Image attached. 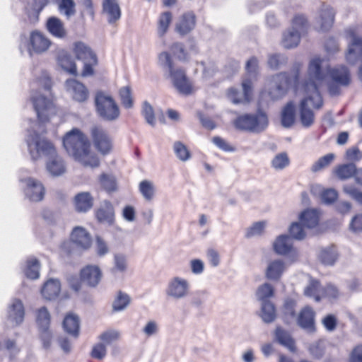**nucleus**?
I'll list each match as a JSON object with an SVG mask.
<instances>
[{"mask_svg":"<svg viewBox=\"0 0 362 362\" xmlns=\"http://www.w3.org/2000/svg\"><path fill=\"white\" fill-rule=\"evenodd\" d=\"M170 52L163 51L158 55V64L168 69L172 83L177 92L183 95L188 96L196 92V87L193 81L187 76V70L182 66H176L173 57L182 62H187L189 54L185 45L180 42H175L170 46Z\"/></svg>","mask_w":362,"mask_h":362,"instance_id":"obj_1","label":"nucleus"},{"mask_svg":"<svg viewBox=\"0 0 362 362\" xmlns=\"http://www.w3.org/2000/svg\"><path fill=\"white\" fill-rule=\"evenodd\" d=\"M309 81L303 84L305 92L308 96L304 98L299 105V116L302 125L304 127H310L315 122V113L309 107V104L313 109H320L323 105L322 97L319 90V83H321L325 75L322 70V59L314 58L308 66Z\"/></svg>","mask_w":362,"mask_h":362,"instance_id":"obj_2","label":"nucleus"},{"mask_svg":"<svg viewBox=\"0 0 362 362\" xmlns=\"http://www.w3.org/2000/svg\"><path fill=\"white\" fill-rule=\"evenodd\" d=\"M63 145L67 153L83 167L100 166L98 156L93 152L87 136L78 129L74 128L63 137Z\"/></svg>","mask_w":362,"mask_h":362,"instance_id":"obj_3","label":"nucleus"},{"mask_svg":"<svg viewBox=\"0 0 362 362\" xmlns=\"http://www.w3.org/2000/svg\"><path fill=\"white\" fill-rule=\"evenodd\" d=\"M268 117L265 112L258 110L255 114L239 115L233 122L234 127L239 130L259 133L268 126Z\"/></svg>","mask_w":362,"mask_h":362,"instance_id":"obj_4","label":"nucleus"},{"mask_svg":"<svg viewBox=\"0 0 362 362\" xmlns=\"http://www.w3.org/2000/svg\"><path fill=\"white\" fill-rule=\"evenodd\" d=\"M330 81L328 83L329 93L332 95L341 93V87H348L351 83L350 70L344 65H339L329 70Z\"/></svg>","mask_w":362,"mask_h":362,"instance_id":"obj_5","label":"nucleus"},{"mask_svg":"<svg viewBox=\"0 0 362 362\" xmlns=\"http://www.w3.org/2000/svg\"><path fill=\"white\" fill-rule=\"evenodd\" d=\"M95 106L99 115L106 120H115L119 116V109L115 100L102 91L95 95Z\"/></svg>","mask_w":362,"mask_h":362,"instance_id":"obj_6","label":"nucleus"},{"mask_svg":"<svg viewBox=\"0 0 362 362\" xmlns=\"http://www.w3.org/2000/svg\"><path fill=\"white\" fill-rule=\"evenodd\" d=\"M93 144L103 156L110 154L113 149V141L108 132L101 126H93L90 131Z\"/></svg>","mask_w":362,"mask_h":362,"instance_id":"obj_7","label":"nucleus"},{"mask_svg":"<svg viewBox=\"0 0 362 362\" xmlns=\"http://www.w3.org/2000/svg\"><path fill=\"white\" fill-rule=\"evenodd\" d=\"M243 93L234 87L227 90V96L234 104H248L252 100V82L246 78L242 81Z\"/></svg>","mask_w":362,"mask_h":362,"instance_id":"obj_8","label":"nucleus"},{"mask_svg":"<svg viewBox=\"0 0 362 362\" xmlns=\"http://www.w3.org/2000/svg\"><path fill=\"white\" fill-rule=\"evenodd\" d=\"M32 102L40 122L49 121L52 115L55 114V107L52 100L43 95L32 98Z\"/></svg>","mask_w":362,"mask_h":362,"instance_id":"obj_9","label":"nucleus"},{"mask_svg":"<svg viewBox=\"0 0 362 362\" xmlns=\"http://www.w3.org/2000/svg\"><path fill=\"white\" fill-rule=\"evenodd\" d=\"M197 16L193 11L183 13L175 25V31L181 37L189 34L196 27Z\"/></svg>","mask_w":362,"mask_h":362,"instance_id":"obj_10","label":"nucleus"},{"mask_svg":"<svg viewBox=\"0 0 362 362\" xmlns=\"http://www.w3.org/2000/svg\"><path fill=\"white\" fill-rule=\"evenodd\" d=\"M49 40L42 33L34 30L30 33L28 49L30 54L33 53L40 54L46 51L50 46Z\"/></svg>","mask_w":362,"mask_h":362,"instance_id":"obj_11","label":"nucleus"},{"mask_svg":"<svg viewBox=\"0 0 362 362\" xmlns=\"http://www.w3.org/2000/svg\"><path fill=\"white\" fill-rule=\"evenodd\" d=\"M70 240L82 250H87L92 245L90 234L84 228L80 226L74 228L70 234Z\"/></svg>","mask_w":362,"mask_h":362,"instance_id":"obj_12","label":"nucleus"},{"mask_svg":"<svg viewBox=\"0 0 362 362\" xmlns=\"http://www.w3.org/2000/svg\"><path fill=\"white\" fill-rule=\"evenodd\" d=\"M102 272L99 267L88 264L80 271L81 281L90 287H95L100 281Z\"/></svg>","mask_w":362,"mask_h":362,"instance_id":"obj_13","label":"nucleus"},{"mask_svg":"<svg viewBox=\"0 0 362 362\" xmlns=\"http://www.w3.org/2000/svg\"><path fill=\"white\" fill-rule=\"evenodd\" d=\"M350 35L352 39L349 45L346 59L351 64L358 62L362 63V38L356 35L352 31L350 32Z\"/></svg>","mask_w":362,"mask_h":362,"instance_id":"obj_14","label":"nucleus"},{"mask_svg":"<svg viewBox=\"0 0 362 362\" xmlns=\"http://www.w3.org/2000/svg\"><path fill=\"white\" fill-rule=\"evenodd\" d=\"M315 313L313 308L306 305L300 310L297 317L298 325L304 329L314 332L315 330Z\"/></svg>","mask_w":362,"mask_h":362,"instance_id":"obj_15","label":"nucleus"},{"mask_svg":"<svg viewBox=\"0 0 362 362\" xmlns=\"http://www.w3.org/2000/svg\"><path fill=\"white\" fill-rule=\"evenodd\" d=\"M73 202L77 212L86 213L93 208L94 198L90 192H83L75 195Z\"/></svg>","mask_w":362,"mask_h":362,"instance_id":"obj_16","label":"nucleus"},{"mask_svg":"<svg viewBox=\"0 0 362 362\" xmlns=\"http://www.w3.org/2000/svg\"><path fill=\"white\" fill-rule=\"evenodd\" d=\"M336 175L340 179L354 177L358 184L362 185V169H357L353 163L340 165L335 169Z\"/></svg>","mask_w":362,"mask_h":362,"instance_id":"obj_17","label":"nucleus"},{"mask_svg":"<svg viewBox=\"0 0 362 362\" xmlns=\"http://www.w3.org/2000/svg\"><path fill=\"white\" fill-rule=\"evenodd\" d=\"M67 90L72 93L73 98L78 102H84L88 97L86 87L76 79H68L66 81Z\"/></svg>","mask_w":362,"mask_h":362,"instance_id":"obj_18","label":"nucleus"},{"mask_svg":"<svg viewBox=\"0 0 362 362\" xmlns=\"http://www.w3.org/2000/svg\"><path fill=\"white\" fill-rule=\"evenodd\" d=\"M73 53L76 58L78 60L87 62L90 59H93L94 62H96V54L93 49L83 42L78 41L73 45Z\"/></svg>","mask_w":362,"mask_h":362,"instance_id":"obj_19","label":"nucleus"},{"mask_svg":"<svg viewBox=\"0 0 362 362\" xmlns=\"http://www.w3.org/2000/svg\"><path fill=\"white\" fill-rule=\"evenodd\" d=\"M27 185V194L30 200L40 202L43 199L45 188L41 182L33 179L28 178L25 180Z\"/></svg>","mask_w":362,"mask_h":362,"instance_id":"obj_20","label":"nucleus"},{"mask_svg":"<svg viewBox=\"0 0 362 362\" xmlns=\"http://www.w3.org/2000/svg\"><path fill=\"white\" fill-rule=\"evenodd\" d=\"M103 12L107 16L108 22L113 23L121 17V9L117 0H103Z\"/></svg>","mask_w":362,"mask_h":362,"instance_id":"obj_21","label":"nucleus"},{"mask_svg":"<svg viewBox=\"0 0 362 362\" xmlns=\"http://www.w3.org/2000/svg\"><path fill=\"white\" fill-rule=\"evenodd\" d=\"M187 290L188 284L187 281L175 277L169 284L167 293L176 298H180L187 295Z\"/></svg>","mask_w":362,"mask_h":362,"instance_id":"obj_22","label":"nucleus"},{"mask_svg":"<svg viewBox=\"0 0 362 362\" xmlns=\"http://www.w3.org/2000/svg\"><path fill=\"white\" fill-rule=\"evenodd\" d=\"M24 307L21 300L15 299L8 311V320L15 325L21 324L24 319Z\"/></svg>","mask_w":362,"mask_h":362,"instance_id":"obj_23","label":"nucleus"},{"mask_svg":"<svg viewBox=\"0 0 362 362\" xmlns=\"http://www.w3.org/2000/svg\"><path fill=\"white\" fill-rule=\"evenodd\" d=\"M46 28L52 36L57 38H64L67 34L64 23L55 16H52L47 19Z\"/></svg>","mask_w":362,"mask_h":362,"instance_id":"obj_24","label":"nucleus"},{"mask_svg":"<svg viewBox=\"0 0 362 362\" xmlns=\"http://www.w3.org/2000/svg\"><path fill=\"white\" fill-rule=\"evenodd\" d=\"M61 291V284L59 280L49 279L45 283L41 290L42 296L47 300L57 298Z\"/></svg>","mask_w":362,"mask_h":362,"instance_id":"obj_25","label":"nucleus"},{"mask_svg":"<svg viewBox=\"0 0 362 362\" xmlns=\"http://www.w3.org/2000/svg\"><path fill=\"white\" fill-rule=\"evenodd\" d=\"M63 327L69 334L77 337L79 334L80 328L78 317L72 313H67L63 320Z\"/></svg>","mask_w":362,"mask_h":362,"instance_id":"obj_26","label":"nucleus"},{"mask_svg":"<svg viewBox=\"0 0 362 362\" xmlns=\"http://www.w3.org/2000/svg\"><path fill=\"white\" fill-rule=\"evenodd\" d=\"M100 187L106 192L111 194L118 189L115 176L110 173H102L98 177Z\"/></svg>","mask_w":362,"mask_h":362,"instance_id":"obj_27","label":"nucleus"},{"mask_svg":"<svg viewBox=\"0 0 362 362\" xmlns=\"http://www.w3.org/2000/svg\"><path fill=\"white\" fill-rule=\"evenodd\" d=\"M335 13L332 7L323 4L320 11V29L323 31L329 30L334 21Z\"/></svg>","mask_w":362,"mask_h":362,"instance_id":"obj_28","label":"nucleus"},{"mask_svg":"<svg viewBox=\"0 0 362 362\" xmlns=\"http://www.w3.org/2000/svg\"><path fill=\"white\" fill-rule=\"evenodd\" d=\"M299 220L305 228H313L319 223L320 215L315 209H306L301 213Z\"/></svg>","mask_w":362,"mask_h":362,"instance_id":"obj_29","label":"nucleus"},{"mask_svg":"<svg viewBox=\"0 0 362 362\" xmlns=\"http://www.w3.org/2000/svg\"><path fill=\"white\" fill-rule=\"evenodd\" d=\"M274 251L279 255H287L293 249V243L287 235H281L273 244Z\"/></svg>","mask_w":362,"mask_h":362,"instance_id":"obj_30","label":"nucleus"},{"mask_svg":"<svg viewBox=\"0 0 362 362\" xmlns=\"http://www.w3.org/2000/svg\"><path fill=\"white\" fill-rule=\"evenodd\" d=\"M281 124L286 128L291 127L296 121V107L293 102L288 103L282 110Z\"/></svg>","mask_w":362,"mask_h":362,"instance_id":"obj_31","label":"nucleus"},{"mask_svg":"<svg viewBox=\"0 0 362 362\" xmlns=\"http://www.w3.org/2000/svg\"><path fill=\"white\" fill-rule=\"evenodd\" d=\"M58 64L65 71L72 74H77L76 64L71 56L66 52H62L58 56Z\"/></svg>","mask_w":362,"mask_h":362,"instance_id":"obj_32","label":"nucleus"},{"mask_svg":"<svg viewBox=\"0 0 362 362\" xmlns=\"http://www.w3.org/2000/svg\"><path fill=\"white\" fill-rule=\"evenodd\" d=\"M95 215L99 222L111 223L114 220V209L110 202H107L95 211Z\"/></svg>","mask_w":362,"mask_h":362,"instance_id":"obj_33","label":"nucleus"},{"mask_svg":"<svg viewBox=\"0 0 362 362\" xmlns=\"http://www.w3.org/2000/svg\"><path fill=\"white\" fill-rule=\"evenodd\" d=\"M285 265L283 261L274 260L269 263L266 271V276L269 279L279 280L284 271Z\"/></svg>","mask_w":362,"mask_h":362,"instance_id":"obj_34","label":"nucleus"},{"mask_svg":"<svg viewBox=\"0 0 362 362\" xmlns=\"http://www.w3.org/2000/svg\"><path fill=\"white\" fill-rule=\"evenodd\" d=\"M275 335L277 341L281 344L287 347L292 352L296 351L295 341L291 337L288 332L278 327L276 329Z\"/></svg>","mask_w":362,"mask_h":362,"instance_id":"obj_35","label":"nucleus"},{"mask_svg":"<svg viewBox=\"0 0 362 362\" xmlns=\"http://www.w3.org/2000/svg\"><path fill=\"white\" fill-rule=\"evenodd\" d=\"M322 288L323 287L321 286L318 280L312 279L305 288L304 294L308 297L313 298L315 301L319 302L322 299Z\"/></svg>","mask_w":362,"mask_h":362,"instance_id":"obj_36","label":"nucleus"},{"mask_svg":"<svg viewBox=\"0 0 362 362\" xmlns=\"http://www.w3.org/2000/svg\"><path fill=\"white\" fill-rule=\"evenodd\" d=\"M47 169L52 175L54 176L60 175L66 170L62 159L57 155L52 157L47 162Z\"/></svg>","mask_w":362,"mask_h":362,"instance_id":"obj_37","label":"nucleus"},{"mask_svg":"<svg viewBox=\"0 0 362 362\" xmlns=\"http://www.w3.org/2000/svg\"><path fill=\"white\" fill-rule=\"evenodd\" d=\"M337 257L338 254L333 246L322 249L319 254V259L325 265H333Z\"/></svg>","mask_w":362,"mask_h":362,"instance_id":"obj_38","label":"nucleus"},{"mask_svg":"<svg viewBox=\"0 0 362 362\" xmlns=\"http://www.w3.org/2000/svg\"><path fill=\"white\" fill-rule=\"evenodd\" d=\"M173 20V15L170 11H165L160 13L158 21V34L163 37L168 32Z\"/></svg>","mask_w":362,"mask_h":362,"instance_id":"obj_39","label":"nucleus"},{"mask_svg":"<svg viewBox=\"0 0 362 362\" xmlns=\"http://www.w3.org/2000/svg\"><path fill=\"white\" fill-rule=\"evenodd\" d=\"M276 317V308L271 301L262 303L261 317L266 323L273 322Z\"/></svg>","mask_w":362,"mask_h":362,"instance_id":"obj_40","label":"nucleus"},{"mask_svg":"<svg viewBox=\"0 0 362 362\" xmlns=\"http://www.w3.org/2000/svg\"><path fill=\"white\" fill-rule=\"evenodd\" d=\"M281 83L278 85L279 89L288 88L290 86L298 88L299 85V74L296 73L293 76H291L288 73L284 72L278 75Z\"/></svg>","mask_w":362,"mask_h":362,"instance_id":"obj_41","label":"nucleus"},{"mask_svg":"<svg viewBox=\"0 0 362 362\" xmlns=\"http://www.w3.org/2000/svg\"><path fill=\"white\" fill-rule=\"evenodd\" d=\"M296 301L292 298L285 300L283 305V318L284 320L288 323L291 320H293L296 317Z\"/></svg>","mask_w":362,"mask_h":362,"instance_id":"obj_42","label":"nucleus"},{"mask_svg":"<svg viewBox=\"0 0 362 362\" xmlns=\"http://www.w3.org/2000/svg\"><path fill=\"white\" fill-rule=\"evenodd\" d=\"M139 190L145 200L151 201L156 192V188L153 183L149 180H142L139 185Z\"/></svg>","mask_w":362,"mask_h":362,"instance_id":"obj_43","label":"nucleus"},{"mask_svg":"<svg viewBox=\"0 0 362 362\" xmlns=\"http://www.w3.org/2000/svg\"><path fill=\"white\" fill-rule=\"evenodd\" d=\"M35 148L38 153L49 155L52 157L56 156V149L52 143L48 140L37 139L35 141Z\"/></svg>","mask_w":362,"mask_h":362,"instance_id":"obj_44","label":"nucleus"},{"mask_svg":"<svg viewBox=\"0 0 362 362\" xmlns=\"http://www.w3.org/2000/svg\"><path fill=\"white\" fill-rule=\"evenodd\" d=\"M300 39V33L298 30H291L284 35L282 43L284 47L291 49L298 46Z\"/></svg>","mask_w":362,"mask_h":362,"instance_id":"obj_45","label":"nucleus"},{"mask_svg":"<svg viewBox=\"0 0 362 362\" xmlns=\"http://www.w3.org/2000/svg\"><path fill=\"white\" fill-rule=\"evenodd\" d=\"M119 95L122 106L127 109L132 108L134 105L132 91L130 86L122 87L119 90Z\"/></svg>","mask_w":362,"mask_h":362,"instance_id":"obj_46","label":"nucleus"},{"mask_svg":"<svg viewBox=\"0 0 362 362\" xmlns=\"http://www.w3.org/2000/svg\"><path fill=\"white\" fill-rule=\"evenodd\" d=\"M40 262L35 258L28 259L25 269V276L31 279H36L39 277Z\"/></svg>","mask_w":362,"mask_h":362,"instance_id":"obj_47","label":"nucleus"},{"mask_svg":"<svg viewBox=\"0 0 362 362\" xmlns=\"http://www.w3.org/2000/svg\"><path fill=\"white\" fill-rule=\"evenodd\" d=\"M131 299L129 295L119 291L112 303L114 311H121L125 309L130 303Z\"/></svg>","mask_w":362,"mask_h":362,"instance_id":"obj_48","label":"nucleus"},{"mask_svg":"<svg viewBox=\"0 0 362 362\" xmlns=\"http://www.w3.org/2000/svg\"><path fill=\"white\" fill-rule=\"evenodd\" d=\"M51 322L50 315L45 307L38 309L36 315V322L39 329L49 327Z\"/></svg>","mask_w":362,"mask_h":362,"instance_id":"obj_49","label":"nucleus"},{"mask_svg":"<svg viewBox=\"0 0 362 362\" xmlns=\"http://www.w3.org/2000/svg\"><path fill=\"white\" fill-rule=\"evenodd\" d=\"M274 295V288L271 284L268 283H265L259 286L257 291V296L258 297V299L262 303H264L265 301H270L269 298L273 297Z\"/></svg>","mask_w":362,"mask_h":362,"instance_id":"obj_50","label":"nucleus"},{"mask_svg":"<svg viewBox=\"0 0 362 362\" xmlns=\"http://www.w3.org/2000/svg\"><path fill=\"white\" fill-rule=\"evenodd\" d=\"M272 167L276 170H282L290 164V159L286 152L276 154L272 160Z\"/></svg>","mask_w":362,"mask_h":362,"instance_id":"obj_51","label":"nucleus"},{"mask_svg":"<svg viewBox=\"0 0 362 362\" xmlns=\"http://www.w3.org/2000/svg\"><path fill=\"white\" fill-rule=\"evenodd\" d=\"M173 149L177 157L182 161H187L191 158V153L188 148L181 141H175Z\"/></svg>","mask_w":362,"mask_h":362,"instance_id":"obj_52","label":"nucleus"},{"mask_svg":"<svg viewBox=\"0 0 362 362\" xmlns=\"http://www.w3.org/2000/svg\"><path fill=\"white\" fill-rule=\"evenodd\" d=\"M120 337V334L118 331L115 329H109L104 332H103L99 339L103 341V343L106 345L112 344V343L119 340Z\"/></svg>","mask_w":362,"mask_h":362,"instance_id":"obj_53","label":"nucleus"},{"mask_svg":"<svg viewBox=\"0 0 362 362\" xmlns=\"http://www.w3.org/2000/svg\"><path fill=\"white\" fill-rule=\"evenodd\" d=\"M343 191L351 199L362 205V192L352 185H346L343 187Z\"/></svg>","mask_w":362,"mask_h":362,"instance_id":"obj_54","label":"nucleus"},{"mask_svg":"<svg viewBox=\"0 0 362 362\" xmlns=\"http://www.w3.org/2000/svg\"><path fill=\"white\" fill-rule=\"evenodd\" d=\"M303 225L300 222L293 223L289 228L290 235L295 239L302 240L305 237Z\"/></svg>","mask_w":362,"mask_h":362,"instance_id":"obj_55","label":"nucleus"},{"mask_svg":"<svg viewBox=\"0 0 362 362\" xmlns=\"http://www.w3.org/2000/svg\"><path fill=\"white\" fill-rule=\"evenodd\" d=\"M334 160V155L332 153L327 154L320 158L317 162H315L313 167L312 170L313 172H317L326 167H327Z\"/></svg>","mask_w":362,"mask_h":362,"instance_id":"obj_56","label":"nucleus"},{"mask_svg":"<svg viewBox=\"0 0 362 362\" xmlns=\"http://www.w3.org/2000/svg\"><path fill=\"white\" fill-rule=\"evenodd\" d=\"M59 9L63 11L67 17H70L76 13L75 3L74 0H60Z\"/></svg>","mask_w":362,"mask_h":362,"instance_id":"obj_57","label":"nucleus"},{"mask_svg":"<svg viewBox=\"0 0 362 362\" xmlns=\"http://www.w3.org/2000/svg\"><path fill=\"white\" fill-rule=\"evenodd\" d=\"M211 141L216 147L223 151L232 152L235 151V148L230 144L219 136H214L211 139Z\"/></svg>","mask_w":362,"mask_h":362,"instance_id":"obj_58","label":"nucleus"},{"mask_svg":"<svg viewBox=\"0 0 362 362\" xmlns=\"http://www.w3.org/2000/svg\"><path fill=\"white\" fill-rule=\"evenodd\" d=\"M266 223L264 221H259L255 223L251 227L247 229L246 238H251L255 235H260L264 230Z\"/></svg>","mask_w":362,"mask_h":362,"instance_id":"obj_59","label":"nucleus"},{"mask_svg":"<svg viewBox=\"0 0 362 362\" xmlns=\"http://www.w3.org/2000/svg\"><path fill=\"white\" fill-rule=\"evenodd\" d=\"M292 25L293 30L304 31L308 27V20L304 15H296L293 18Z\"/></svg>","mask_w":362,"mask_h":362,"instance_id":"obj_60","label":"nucleus"},{"mask_svg":"<svg viewBox=\"0 0 362 362\" xmlns=\"http://www.w3.org/2000/svg\"><path fill=\"white\" fill-rule=\"evenodd\" d=\"M142 115L149 124L154 125L156 121L154 111L152 106L148 102H144L143 104Z\"/></svg>","mask_w":362,"mask_h":362,"instance_id":"obj_61","label":"nucleus"},{"mask_svg":"<svg viewBox=\"0 0 362 362\" xmlns=\"http://www.w3.org/2000/svg\"><path fill=\"white\" fill-rule=\"evenodd\" d=\"M107 354L106 346L103 343H98L93 346L90 356L93 358L102 360Z\"/></svg>","mask_w":362,"mask_h":362,"instance_id":"obj_62","label":"nucleus"},{"mask_svg":"<svg viewBox=\"0 0 362 362\" xmlns=\"http://www.w3.org/2000/svg\"><path fill=\"white\" fill-rule=\"evenodd\" d=\"M40 338L44 349H49L51 346L52 334L49 327L40 329Z\"/></svg>","mask_w":362,"mask_h":362,"instance_id":"obj_63","label":"nucleus"},{"mask_svg":"<svg viewBox=\"0 0 362 362\" xmlns=\"http://www.w3.org/2000/svg\"><path fill=\"white\" fill-rule=\"evenodd\" d=\"M322 298H333L336 299L339 296V290L336 286L332 284H327L323 287L322 290Z\"/></svg>","mask_w":362,"mask_h":362,"instance_id":"obj_64","label":"nucleus"}]
</instances>
